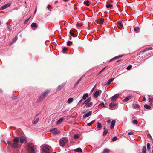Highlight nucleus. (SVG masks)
Masks as SVG:
<instances>
[{
	"label": "nucleus",
	"mask_w": 153,
	"mask_h": 153,
	"mask_svg": "<svg viewBox=\"0 0 153 153\" xmlns=\"http://www.w3.org/2000/svg\"><path fill=\"white\" fill-rule=\"evenodd\" d=\"M132 96L131 95H129L127 96L125 99L123 100V101L124 102H126L128 101L129 100L131 99L132 98Z\"/></svg>",
	"instance_id": "nucleus-9"
},
{
	"label": "nucleus",
	"mask_w": 153,
	"mask_h": 153,
	"mask_svg": "<svg viewBox=\"0 0 153 153\" xmlns=\"http://www.w3.org/2000/svg\"><path fill=\"white\" fill-rule=\"evenodd\" d=\"M7 28L10 30V26L9 25V24L8 23H7Z\"/></svg>",
	"instance_id": "nucleus-53"
},
{
	"label": "nucleus",
	"mask_w": 153,
	"mask_h": 153,
	"mask_svg": "<svg viewBox=\"0 0 153 153\" xmlns=\"http://www.w3.org/2000/svg\"><path fill=\"white\" fill-rule=\"evenodd\" d=\"M45 98L42 94L38 98L37 100V102L39 103L41 102V101L43 100Z\"/></svg>",
	"instance_id": "nucleus-6"
},
{
	"label": "nucleus",
	"mask_w": 153,
	"mask_h": 153,
	"mask_svg": "<svg viewBox=\"0 0 153 153\" xmlns=\"http://www.w3.org/2000/svg\"><path fill=\"white\" fill-rule=\"evenodd\" d=\"M132 123L134 124H137L138 123L137 120H134L132 121Z\"/></svg>",
	"instance_id": "nucleus-44"
},
{
	"label": "nucleus",
	"mask_w": 153,
	"mask_h": 153,
	"mask_svg": "<svg viewBox=\"0 0 153 153\" xmlns=\"http://www.w3.org/2000/svg\"><path fill=\"white\" fill-rule=\"evenodd\" d=\"M65 84H62L61 85H59L57 87V90L58 91H59L60 90L65 86Z\"/></svg>",
	"instance_id": "nucleus-14"
},
{
	"label": "nucleus",
	"mask_w": 153,
	"mask_h": 153,
	"mask_svg": "<svg viewBox=\"0 0 153 153\" xmlns=\"http://www.w3.org/2000/svg\"><path fill=\"white\" fill-rule=\"evenodd\" d=\"M147 150L149 151L150 149V144L149 143H148L147 144Z\"/></svg>",
	"instance_id": "nucleus-37"
},
{
	"label": "nucleus",
	"mask_w": 153,
	"mask_h": 153,
	"mask_svg": "<svg viewBox=\"0 0 153 153\" xmlns=\"http://www.w3.org/2000/svg\"><path fill=\"white\" fill-rule=\"evenodd\" d=\"M74 151L76 152H77L79 153L82 152V150L80 148H78L74 150Z\"/></svg>",
	"instance_id": "nucleus-21"
},
{
	"label": "nucleus",
	"mask_w": 153,
	"mask_h": 153,
	"mask_svg": "<svg viewBox=\"0 0 153 153\" xmlns=\"http://www.w3.org/2000/svg\"><path fill=\"white\" fill-rule=\"evenodd\" d=\"M139 29L140 28L137 27V28H134V31L136 33L138 32L139 31Z\"/></svg>",
	"instance_id": "nucleus-38"
},
{
	"label": "nucleus",
	"mask_w": 153,
	"mask_h": 153,
	"mask_svg": "<svg viewBox=\"0 0 153 153\" xmlns=\"http://www.w3.org/2000/svg\"><path fill=\"white\" fill-rule=\"evenodd\" d=\"M132 67V65H130L128 66L127 67L126 69L128 70H130L131 68Z\"/></svg>",
	"instance_id": "nucleus-49"
},
{
	"label": "nucleus",
	"mask_w": 153,
	"mask_h": 153,
	"mask_svg": "<svg viewBox=\"0 0 153 153\" xmlns=\"http://www.w3.org/2000/svg\"><path fill=\"white\" fill-rule=\"evenodd\" d=\"M110 152V150L107 149H105L103 151V153H108Z\"/></svg>",
	"instance_id": "nucleus-35"
},
{
	"label": "nucleus",
	"mask_w": 153,
	"mask_h": 153,
	"mask_svg": "<svg viewBox=\"0 0 153 153\" xmlns=\"http://www.w3.org/2000/svg\"><path fill=\"white\" fill-rule=\"evenodd\" d=\"M72 44V42L71 41H68L67 42V45L68 46H70Z\"/></svg>",
	"instance_id": "nucleus-46"
},
{
	"label": "nucleus",
	"mask_w": 153,
	"mask_h": 153,
	"mask_svg": "<svg viewBox=\"0 0 153 153\" xmlns=\"http://www.w3.org/2000/svg\"><path fill=\"white\" fill-rule=\"evenodd\" d=\"M78 84L76 82L74 85V86H76Z\"/></svg>",
	"instance_id": "nucleus-63"
},
{
	"label": "nucleus",
	"mask_w": 153,
	"mask_h": 153,
	"mask_svg": "<svg viewBox=\"0 0 153 153\" xmlns=\"http://www.w3.org/2000/svg\"><path fill=\"white\" fill-rule=\"evenodd\" d=\"M99 91H96L94 93V98H97L99 94Z\"/></svg>",
	"instance_id": "nucleus-22"
},
{
	"label": "nucleus",
	"mask_w": 153,
	"mask_h": 153,
	"mask_svg": "<svg viewBox=\"0 0 153 153\" xmlns=\"http://www.w3.org/2000/svg\"><path fill=\"white\" fill-rule=\"evenodd\" d=\"M82 24L80 23H77L76 25L77 27H78V26L81 27V26H82Z\"/></svg>",
	"instance_id": "nucleus-51"
},
{
	"label": "nucleus",
	"mask_w": 153,
	"mask_h": 153,
	"mask_svg": "<svg viewBox=\"0 0 153 153\" xmlns=\"http://www.w3.org/2000/svg\"><path fill=\"white\" fill-rule=\"evenodd\" d=\"M36 11H37V8H36H36H35V11L34 12V13H36Z\"/></svg>",
	"instance_id": "nucleus-60"
},
{
	"label": "nucleus",
	"mask_w": 153,
	"mask_h": 153,
	"mask_svg": "<svg viewBox=\"0 0 153 153\" xmlns=\"http://www.w3.org/2000/svg\"><path fill=\"white\" fill-rule=\"evenodd\" d=\"M50 132L52 133L54 135L59 134L60 133V132L57 130L56 128L51 129Z\"/></svg>",
	"instance_id": "nucleus-2"
},
{
	"label": "nucleus",
	"mask_w": 153,
	"mask_h": 153,
	"mask_svg": "<svg viewBox=\"0 0 153 153\" xmlns=\"http://www.w3.org/2000/svg\"><path fill=\"white\" fill-rule=\"evenodd\" d=\"M17 39V36H15L13 39L12 42L13 43H14Z\"/></svg>",
	"instance_id": "nucleus-40"
},
{
	"label": "nucleus",
	"mask_w": 153,
	"mask_h": 153,
	"mask_svg": "<svg viewBox=\"0 0 153 153\" xmlns=\"http://www.w3.org/2000/svg\"><path fill=\"white\" fill-rule=\"evenodd\" d=\"M67 48L66 47H64L63 48L62 52L63 53H65V51H66Z\"/></svg>",
	"instance_id": "nucleus-45"
},
{
	"label": "nucleus",
	"mask_w": 153,
	"mask_h": 153,
	"mask_svg": "<svg viewBox=\"0 0 153 153\" xmlns=\"http://www.w3.org/2000/svg\"><path fill=\"white\" fill-rule=\"evenodd\" d=\"M11 145L12 148H16L18 147V144L17 143L15 142L11 144Z\"/></svg>",
	"instance_id": "nucleus-19"
},
{
	"label": "nucleus",
	"mask_w": 153,
	"mask_h": 153,
	"mask_svg": "<svg viewBox=\"0 0 153 153\" xmlns=\"http://www.w3.org/2000/svg\"><path fill=\"white\" fill-rule=\"evenodd\" d=\"M11 5V4L10 3H8L3 6L0 8V10H3L9 7Z\"/></svg>",
	"instance_id": "nucleus-7"
},
{
	"label": "nucleus",
	"mask_w": 153,
	"mask_h": 153,
	"mask_svg": "<svg viewBox=\"0 0 153 153\" xmlns=\"http://www.w3.org/2000/svg\"><path fill=\"white\" fill-rule=\"evenodd\" d=\"M68 142V140L65 138H62L60 139L59 142L60 144V146L64 147L65 144Z\"/></svg>",
	"instance_id": "nucleus-4"
},
{
	"label": "nucleus",
	"mask_w": 153,
	"mask_h": 153,
	"mask_svg": "<svg viewBox=\"0 0 153 153\" xmlns=\"http://www.w3.org/2000/svg\"><path fill=\"white\" fill-rule=\"evenodd\" d=\"M144 107L145 108L148 109H149L151 108V107L147 104L144 105Z\"/></svg>",
	"instance_id": "nucleus-32"
},
{
	"label": "nucleus",
	"mask_w": 153,
	"mask_h": 153,
	"mask_svg": "<svg viewBox=\"0 0 153 153\" xmlns=\"http://www.w3.org/2000/svg\"><path fill=\"white\" fill-rule=\"evenodd\" d=\"M28 150L30 152V153H35L33 145L32 143H28L27 144Z\"/></svg>",
	"instance_id": "nucleus-1"
},
{
	"label": "nucleus",
	"mask_w": 153,
	"mask_h": 153,
	"mask_svg": "<svg viewBox=\"0 0 153 153\" xmlns=\"http://www.w3.org/2000/svg\"><path fill=\"white\" fill-rule=\"evenodd\" d=\"M89 3V1L88 0H87L86 1H84V3L87 6H88L89 4L88 3Z\"/></svg>",
	"instance_id": "nucleus-42"
},
{
	"label": "nucleus",
	"mask_w": 153,
	"mask_h": 153,
	"mask_svg": "<svg viewBox=\"0 0 153 153\" xmlns=\"http://www.w3.org/2000/svg\"><path fill=\"white\" fill-rule=\"evenodd\" d=\"M95 87H96V85H95L94 86V87L93 88L91 91H93L94 90V89L95 88Z\"/></svg>",
	"instance_id": "nucleus-62"
},
{
	"label": "nucleus",
	"mask_w": 153,
	"mask_h": 153,
	"mask_svg": "<svg viewBox=\"0 0 153 153\" xmlns=\"http://www.w3.org/2000/svg\"><path fill=\"white\" fill-rule=\"evenodd\" d=\"M117 140V138L115 136L112 139V141H114L116 140Z\"/></svg>",
	"instance_id": "nucleus-50"
},
{
	"label": "nucleus",
	"mask_w": 153,
	"mask_h": 153,
	"mask_svg": "<svg viewBox=\"0 0 153 153\" xmlns=\"http://www.w3.org/2000/svg\"><path fill=\"white\" fill-rule=\"evenodd\" d=\"M103 22H104V20H103V19H100L98 21V23H99V24H103Z\"/></svg>",
	"instance_id": "nucleus-31"
},
{
	"label": "nucleus",
	"mask_w": 153,
	"mask_h": 153,
	"mask_svg": "<svg viewBox=\"0 0 153 153\" xmlns=\"http://www.w3.org/2000/svg\"><path fill=\"white\" fill-rule=\"evenodd\" d=\"M83 99L82 98L81 99V100L79 101V102H78V105L79 104H80V103H81V102H82V101L83 100Z\"/></svg>",
	"instance_id": "nucleus-56"
},
{
	"label": "nucleus",
	"mask_w": 153,
	"mask_h": 153,
	"mask_svg": "<svg viewBox=\"0 0 153 153\" xmlns=\"http://www.w3.org/2000/svg\"><path fill=\"white\" fill-rule=\"evenodd\" d=\"M88 93H86L85 94H84L82 97V99L83 100L85 99L87 97H88Z\"/></svg>",
	"instance_id": "nucleus-26"
},
{
	"label": "nucleus",
	"mask_w": 153,
	"mask_h": 153,
	"mask_svg": "<svg viewBox=\"0 0 153 153\" xmlns=\"http://www.w3.org/2000/svg\"><path fill=\"white\" fill-rule=\"evenodd\" d=\"M51 6L50 5H48L47 7L48 9H49L51 7Z\"/></svg>",
	"instance_id": "nucleus-59"
},
{
	"label": "nucleus",
	"mask_w": 153,
	"mask_h": 153,
	"mask_svg": "<svg viewBox=\"0 0 153 153\" xmlns=\"http://www.w3.org/2000/svg\"><path fill=\"white\" fill-rule=\"evenodd\" d=\"M108 132V130L106 131H104L103 133V136H105L107 134V132Z\"/></svg>",
	"instance_id": "nucleus-41"
},
{
	"label": "nucleus",
	"mask_w": 153,
	"mask_h": 153,
	"mask_svg": "<svg viewBox=\"0 0 153 153\" xmlns=\"http://www.w3.org/2000/svg\"><path fill=\"white\" fill-rule=\"evenodd\" d=\"M75 32V30L74 29L71 30L70 32V34L74 37H75L76 36H75V34L74 33Z\"/></svg>",
	"instance_id": "nucleus-15"
},
{
	"label": "nucleus",
	"mask_w": 153,
	"mask_h": 153,
	"mask_svg": "<svg viewBox=\"0 0 153 153\" xmlns=\"http://www.w3.org/2000/svg\"><path fill=\"white\" fill-rule=\"evenodd\" d=\"M128 135H130L131 134H133V133L131 132H128Z\"/></svg>",
	"instance_id": "nucleus-58"
},
{
	"label": "nucleus",
	"mask_w": 153,
	"mask_h": 153,
	"mask_svg": "<svg viewBox=\"0 0 153 153\" xmlns=\"http://www.w3.org/2000/svg\"><path fill=\"white\" fill-rule=\"evenodd\" d=\"M124 56L123 55H119V56H116L113 58L112 59H111L109 61V62H111L112 61H113L114 60H116V59H118L120 57H122L123 56Z\"/></svg>",
	"instance_id": "nucleus-12"
},
{
	"label": "nucleus",
	"mask_w": 153,
	"mask_h": 153,
	"mask_svg": "<svg viewBox=\"0 0 153 153\" xmlns=\"http://www.w3.org/2000/svg\"><path fill=\"white\" fill-rule=\"evenodd\" d=\"M19 139L18 137H15L13 139V141L15 143H17L19 141Z\"/></svg>",
	"instance_id": "nucleus-25"
},
{
	"label": "nucleus",
	"mask_w": 153,
	"mask_h": 153,
	"mask_svg": "<svg viewBox=\"0 0 153 153\" xmlns=\"http://www.w3.org/2000/svg\"><path fill=\"white\" fill-rule=\"evenodd\" d=\"M133 106L134 109H139L140 108L139 105L137 104H134Z\"/></svg>",
	"instance_id": "nucleus-30"
},
{
	"label": "nucleus",
	"mask_w": 153,
	"mask_h": 153,
	"mask_svg": "<svg viewBox=\"0 0 153 153\" xmlns=\"http://www.w3.org/2000/svg\"><path fill=\"white\" fill-rule=\"evenodd\" d=\"M50 92V91L48 90H46L44 92L42 93V94L45 98L48 95Z\"/></svg>",
	"instance_id": "nucleus-8"
},
{
	"label": "nucleus",
	"mask_w": 153,
	"mask_h": 153,
	"mask_svg": "<svg viewBox=\"0 0 153 153\" xmlns=\"http://www.w3.org/2000/svg\"><path fill=\"white\" fill-rule=\"evenodd\" d=\"M36 11H37V8H36H36H35V11L34 12V13H36Z\"/></svg>",
	"instance_id": "nucleus-61"
},
{
	"label": "nucleus",
	"mask_w": 153,
	"mask_h": 153,
	"mask_svg": "<svg viewBox=\"0 0 153 153\" xmlns=\"http://www.w3.org/2000/svg\"><path fill=\"white\" fill-rule=\"evenodd\" d=\"M92 114V112L91 111H89L88 113H85L84 115L83 116V118H85L87 117H88L90 116H91Z\"/></svg>",
	"instance_id": "nucleus-10"
},
{
	"label": "nucleus",
	"mask_w": 153,
	"mask_h": 153,
	"mask_svg": "<svg viewBox=\"0 0 153 153\" xmlns=\"http://www.w3.org/2000/svg\"><path fill=\"white\" fill-rule=\"evenodd\" d=\"M149 102H150L151 103V104H152V102H153V99L152 98H150L149 99Z\"/></svg>",
	"instance_id": "nucleus-47"
},
{
	"label": "nucleus",
	"mask_w": 153,
	"mask_h": 153,
	"mask_svg": "<svg viewBox=\"0 0 153 153\" xmlns=\"http://www.w3.org/2000/svg\"><path fill=\"white\" fill-rule=\"evenodd\" d=\"M95 120H94L91 122L88 123L87 124V126H91L93 123H94L95 122Z\"/></svg>",
	"instance_id": "nucleus-36"
},
{
	"label": "nucleus",
	"mask_w": 153,
	"mask_h": 153,
	"mask_svg": "<svg viewBox=\"0 0 153 153\" xmlns=\"http://www.w3.org/2000/svg\"><path fill=\"white\" fill-rule=\"evenodd\" d=\"M30 17L29 18H28V19H26V20H25L24 22V24H27V23L29 19H30Z\"/></svg>",
	"instance_id": "nucleus-48"
},
{
	"label": "nucleus",
	"mask_w": 153,
	"mask_h": 153,
	"mask_svg": "<svg viewBox=\"0 0 153 153\" xmlns=\"http://www.w3.org/2000/svg\"><path fill=\"white\" fill-rule=\"evenodd\" d=\"M39 120V118H37L35 120H33L32 121V123L33 124H36L38 122Z\"/></svg>",
	"instance_id": "nucleus-29"
},
{
	"label": "nucleus",
	"mask_w": 153,
	"mask_h": 153,
	"mask_svg": "<svg viewBox=\"0 0 153 153\" xmlns=\"http://www.w3.org/2000/svg\"><path fill=\"white\" fill-rule=\"evenodd\" d=\"M147 137H148V138H151V139H152V137H151V135H150V134L149 133V134H148L147 135Z\"/></svg>",
	"instance_id": "nucleus-52"
},
{
	"label": "nucleus",
	"mask_w": 153,
	"mask_h": 153,
	"mask_svg": "<svg viewBox=\"0 0 153 153\" xmlns=\"http://www.w3.org/2000/svg\"><path fill=\"white\" fill-rule=\"evenodd\" d=\"M118 95L117 94H116L111 97V100L112 101H115L118 98Z\"/></svg>",
	"instance_id": "nucleus-11"
},
{
	"label": "nucleus",
	"mask_w": 153,
	"mask_h": 153,
	"mask_svg": "<svg viewBox=\"0 0 153 153\" xmlns=\"http://www.w3.org/2000/svg\"><path fill=\"white\" fill-rule=\"evenodd\" d=\"M63 120V119L62 118H60L57 122H56L57 125L59 124L60 123H62V122Z\"/></svg>",
	"instance_id": "nucleus-23"
},
{
	"label": "nucleus",
	"mask_w": 153,
	"mask_h": 153,
	"mask_svg": "<svg viewBox=\"0 0 153 153\" xmlns=\"http://www.w3.org/2000/svg\"><path fill=\"white\" fill-rule=\"evenodd\" d=\"M103 129L104 130V131H106V130H106V128H105V126L103 128Z\"/></svg>",
	"instance_id": "nucleus-64"
},
{
	"label": "nucleus",
	"mask_w": 153,
	"mask_h": 153,
	"mask_svg": "<svg viewBox=\"0 0 153 153\" xmlns=\"http://www.w3.org/2000/svg\"><path fill=\"white\" fill-rule=\"evenodd\" d=\"M73 98H69L68 99V103H70L72 102L73 101Z\"/></svg>",
	"instance_id": "nucleus-34"
},
{
	"label": "nucleus",
	"mask_w": 153,
	"mask_h": 153,
	"mask_svg": "<svg viewBox=\"0 0 153 153\" xmlns=\"http://www.w3.org/2000/svg\"><path fill=\"white\" fill-rule=\"evenodd\" d=\"M20 143H26L27 142V138L26 137L24 136H22L20 137Z\"/></svg>",
	"instance_id": "nucleus-5"
},
{
	"label": "nucleus",
	"mask_w": 153,
	"mask_h": 153,
	"mask_svg": "<svg viewBox=\"0 0 153 153\" xmlns=\"http://www.w3.org/2000/svg\"><path fill=\"white\" fill-rule=\"evenodd\" d=\"M51 147L50 146L46 145L44 146L43 151L45 153H50V150Z\"/></svg>",
	"instance_id": "nucleus-3"
},
{
	"label": "nucleus",
	"mask_w": 153,
	"mask_h": 153,
	"mask_svg": "<svg viewBox=\"0 0 153 153\" xmlns=\"http://www.w3.org/2000/svg\"><path fill=\"white\" fill-rule=\"evenodd\" d=\"M79 135L78 134H75L74 136V138L75 139H77L79 138Z\"/></svg>",
	"instance_id": "nucleus-33"
},
{
	"label": "nucleus",
	"mask_w": 153,
	"mask_h": 153,
	"mask_svg": "<svg viewBox=\"0 0 153 153\" xmlns=\"http://www.w3.org/2000/svg\"><path fill=\"white\" fill-rule=\"evenodd\" d=\"M97 127L100 128H101V124L99 123H97Z\"/></svg>",
	"instance_id": "nucleus-43"
},
{
	"label": "nucleus",
	"mask_w": 153,
	"mask_h": 153,
	"mask_svg": "<svg viewBox=\"0 0 153 153\" xmlns=\"http://www.w3.org/2000/svg\"><path fill=\"white\" fill-rule=\"evenodd\" d=\"M115 122L116 121L115 120H113L112 121L111 125L110 127V128L111 129H112L114 128Z\"/></svg>",
	"instance_id": "nucleus-20"
},
{
	"label": "nucleus",
	"mask_w": 153,
	"mask_h": 153,
	"mask_svg": "<svg viewBox=\"0 0 153 153\" xmlns=\"http://www.w3.org/2000/svg\"><path fill=\"white\" fill-rule=\"evenodd\" d=\"M99 105H103V107H104V104L103 102L100 103Z\"/></svg>",
	"instance_id": "nucleus-55"
},
{
	"label": "nucleus",
	"mask_w": 153,
	"mask_h": 153,
	"mask_svg": "<svg viewBox=\"0 0 153 153\" xmlns=\"http://www.w3.org/2000/svg\"><path fill=\"white\" fill-rule=\"evenodd\" d=\"M114 80V79L113 78H111V79H109L107 82V84L108 85H109L112 82L113 80Z\"/></svg>",
	"instance_id": "nucleus-28"
},
{
	"label": "nucleus",
	"mask_w": 153,
	"mask_h": 153,
	"mask_svg": "<svg viewBox=\"0 0 153 153\" xmlns=\"http://www.w3.org/2000/svg\"><path fill=\"white\" fill-rule=\"evenodd\" d=\"M91 100V97H89L88 98L87 100H86L84 101V102L83 104H87V103L90 102Z\"/></svg>",
	"instance_id": "nucleus-17"
},
{
	"label": "nucleus",
	"mask_w": 153,
	"mask_h": 153,
	"mask_svg": "<svg viewBox=\"0 0 153 153\" xmlns=\"http://www.w3.org/2000/svg\"><path fill=\"white\" fill-rule=\"evenodd\" d=\"M31 27L32 28H35L36 29L38 27L37 24L35 23H33L31 25Z\"/></svg>",
	"instance_id": "nucleus-18"
},
{
	"label": "nucleus",
	"mask_w": 153,
	"mask_h": 153,
	"mask_svg": "<svg viewBox=\"0 0 153 153\" xmlns=\"http://www.w3.org/2000/svg\"><path fill=\"white\" fill-rule=\"evenodd\" d=\"M85 106L87 107H91L93 105V103L92 102H90L88 103H87V104H85Z\"/></svg>",
	"instance_id": "nucleus-24"
},
{
	"label": "nucleus",
	"mask_w": 153,
	"mask_h": 153,
	"mask_svg": "<svg viewBox=\"0 0 153 153\" xmlns=\"http://www.w3.org/2000/svg\"><path fill=\"white\" fill-rule=\"evenodd\" d=\"M146 146H144L142 149V153H146Z\"/></svg>",
	"instance_id": "nucleus-27"
},
{
	"label": "nucleus",
	"mask_w": 153,
	"mask_h": 153,
	"mask_svg": "<svg viewBox=\"0 0 153 153\" xmlns=\"http://www.w3.org/2000/svg\"><path fill=\"white\" fill-rule=\"evenodd\" d=\"M106 7L107 8H111L112 7V5L111 4H108L106 5Z\"/></svg>",
	"instance_id": "nucleus-39"
},
{
	"label": "nucleus",
	"mask_w": 153,
	"mask_h": 153,
	"mask_svg": "<svg viewBox=\"0 0 153 153\" xmlns=\"http://www.w3.org/2000/svg\"><path fill=\"white\" fill-rule=\"evenodd\" d=\"M7 143L8 144H11V142L10 141H7Z\"/></svg>",
	"instance_id": "nucleus-57"
},
{
	"label": "nucleus",
	"mask_w": 153,
	"mask_h": 153,
	"mask_svg": "<svg viewBox=\"0 0 153 153\" xmlns=\"http://www.w3.org/2000/svg\"><path fill=\"white\" fill-rule=\"evenodd\" d=\"M117 24H118L117 25L118 27L120 29H121V28L123 27V25L121 22L118 21L117 22Z\"/></svg>",
	"instance_id": "nucleus-13"
},
{
	"label": "nucleus",
	"mask_w": 153,
	"mask_h": 153,
	"mask_svg": "<svg viewBox=\"0 0 153 153\" xmlns=\"http://www.w3.org/2000/svg\"><path fill=\"white\" fill-rule=\"evenodd\" d=\"M117 106V104H114L113 103H110L109 105V107L110 108H114V109L116 108L117 107H116Z\"/></svg>",
	"instance_id": "nucleus-16"
},
{
	"label": "nucleus",
	"mask_w": 153,
	"mask_h": 153,
	"mask_svg": "<svg viewBox=\"0 0 153 153\" xmlns=\"http://www.w3.org/2000/svg\"><path fill=\"white\" fill-rule=\"evenodd\" d=\"M82 77L79 80H78L76 82V83L78 84L80 82L81 80Z\"/></svg>",
	"instance_id": "nucleus-54"
}]
</instances>
